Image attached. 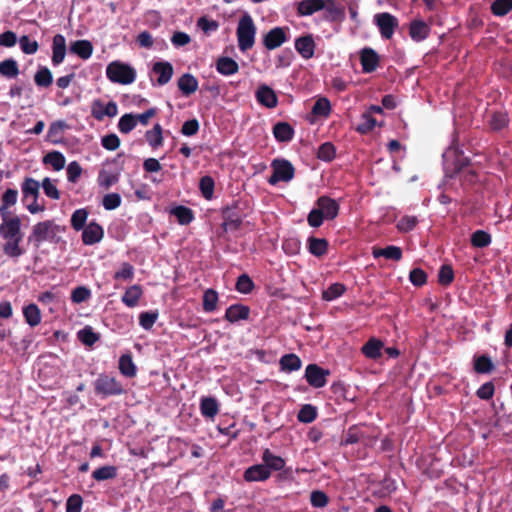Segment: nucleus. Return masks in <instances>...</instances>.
I'll return each mask as SVG.
<instances>
[{
  "label": "nucleus",
  "mask_w": 512,
  "mask_h": 512,
  "mask_svg": "<svg viewBox=\"0 0 512 512\" xmlns=\"http://www.w3.org/2000/svg\"><path fill=\"white\" fill-rule=\"evenodd\" d=\"M346 288L341 283H334L330 285L326 290L323 291L322 297L325 301H333L339 297H341Z\"/></svg>",
  "instance_id": "obj_47"
},
{
  "label": "nucleus",
  "mask_w": 512,
  "mask_h": 512,
  "mask_svg": "<svg viewBox=\"0 0 512 512\" xmlns=\"http://www.w3.org/2000/svg\"><path fill=\"white\" fill-rule=\"evenodd\" d=\"M256 26L250 14L245 13L238 21L236 35L238 47L241 52H246L255 44Z\"/></svg>",
  "instance_id": "obj_2"
},
{
  "label": "nucleus",
  "mask_w": 512,
  "mask_h": 512,
  "mask_svg": "<svg viewBox=\"0 0 512 512\" xmlns=\"http://www.w3.org/2000/svg\"><path fill=\"white\" fill-rule=\"evenodd\" d=\"M0 74L7 78H15L19 74L16 60L9 58L0 62Z\"/></svg>",
  "instance_id": "obj_41"
},
{
  "label": "nucleus",
  "mask_w": 512,
  "mask_h": 512,
  "mask_svg": "<svg viewBox=\"0 0 512 512\" xmlns=\"http://www.w3.org/2000/svg\"><path fill=\"white\" fill-rule=\"evenodd\" d=\"M250 310L247 306L235 304L227 308L225 313V319L231 323H235L239 320H245L248 318Z\"/></svg>",
  "instance_id": "obj_27"
},
{
  "label": "nucleus",
  "mask_w": 512,
  "mask_h": 512,
  "mask_svg": "<svg viewBox=\"0 0 512 512\" xmlns=\"http://www.w3.org/2000/svg\"><path fill=\"white\" fill-rule=\"evenodd\" d=\"M82 230V240L86 245L98 243L104 235L102 227L95 222H90Z\"/></svg>",
  "instance_id": "obj_15"
},
{
  "label": "nucleus",
  "mask_w": 512,
  "mask_h": 512,
  "mask_svg": "<svg viewBox=\"0 0 512 512\" xmlns=\"http://www.w3.org/2000/svg\"><path fill=\"white\" fill-rule=\"evenodd\" d=\"M471 243L477 248L487 247L491 243V236L484 230H477L471 236Z\"/></svg>",
  "instance_id": "obj_50"
},
{
  "label": "nucleus",
  "mask_w": 512,
  "mask_h": 512,
  "mask_svg": "<svg viewBox=\"0 0 512 512\" xmlns=\"http://www.w3.org/2000/svg\"><path fill=\"white\" fill-rule=\"evenodd\" d=\"M200 410L204 417L213 419L219 412V405L213 397H203L200 402Z\"/></svg>",
  "instance_id": "obj_33"
},
{
  "label": "nucleus",
  "mask_w": 512,
  "mask_h": 512,
  "mask_svg": "<svg viewBox=\"0 0 512 512\" xmlns=\"http://www.w3.org/2000/svg\"><path fill=\"white\" fill-rule=\"evenodd\" d=\"M316 417L317 411L315 407L310 404L304 405L298 413V420L302 423H311Z\"/></svg>",
  "instance_id": "obj_57"
},
{
  "label": "nucleus",
  "mask_w": 512,
  "mask_h": 512,
  "mask_svg": "<svg viewBox=\"0 0 512 512\" xmlns=\"http://www.w3.org/2000/svg\"><path fill=\"white\" fill-rule=\"evenodd\" d=\"M88 217V213L85 209H77L71 216V225L76 230H82L85 227V223Z\"/></svg>",
  "instance_id": "obj_56"
},
{
  "label": "nucleus",
  "mask_w": 512,
  "mask_h": 512,
  "mask_svg": "<svg viewBox=\"0 0 512 512\" xmlns=\"http://www.w3.org/2000/svg\"><path fill=\"white\" fill-rule=\"evenodd\" d=\"M327 375H329V372L316 364H309L305 370L306 381L314 388L324 387L327 382Z\"/></svg>",
  "instance_id": "obj_9"
},
{
  "label": "nucleus",
  "mask_w": 512,
  "mask_h": 512,
  "mask_svg": "<svg viewBox=\"0 0 512 512\" xmlns=\"http://www.w3.org/2000/svg\"><path fill=\"white\" fill-rule=\"evenodd\" d=\"M152 70L158 75L157 83L160 86L167 84L173 76V66L167 61L154 63Z\"/></svg>",
  "instance_id": "obj_17"
},
{
  "label": "nucleus",
  "mask_w": 512,
  "mask_h": 512,
  "mask_svg": "<svg viewBox=\"0 0 512 512\" xmlns=\"http://www.w3.org/2000/svg\"><path fill=\"white\" fill-rule=\"evenodd\" d=\"M22 239H9L5 240L3 244V252L6 256L13 259H18L25 253V250L20 246Z\"/></svg>",
  "instance_id": "obj_31"
},
{
  "label": "nucleus",
  "mask_w": 512,
  "mask_h": 512,
  "mask_svg": "<svg viewBox=\"0 0 512 512\" xmlns=\"http://www.w3.org/2000/svg\"><path fill=\"white\" fill-rule=\"evenodd\" d=\"M256 100L266 108H275L278 104V98L274 90L266 84H260L255 92Z\"/></svg>",
  "instance_id": "obj_11"
},
{
  "label": "nucleus",
  "mask_w": 512,
  "mask_h": 512,
  "mask_svg": "<svg viewBox=\"0 0 512 512\" xmlns=\"http://www.w3.org/2000/svg\"><path fill=\"white\" fill-rule=\"evenodd\" d=\"M296 51L304 58L310 59L314 56L315 42L311 34L301 36L295 40Z\"/></svg>",
  "instance_id": "obj_12"
},
{
  "label": "nucleus",
  "mask_w": 512,
  "mask_h": 512,
  "mask_svg": "<svg viewBox=\"0 0 512 512\" xmlns=\"http://www.w3.org/2000/svg\"><path fill=\"white\" fill-rule=\"evenodd\" d=\"M78 339L85 345L92 346L98 341V335L91 327H85L78 332Z\"/></svg>",
  "instance_id": "obj_60"
},
{
  "label": "nucleus",
  "mask_w": 512,
  "mask_h": 512,
  "mask_svg": "<svg viewBox=\"0 0 512 512\" xmlns=\"http://www.w3.org/2000/svg\"><path fill=\"white\" fill-rule=\"evenodd\" d=\"M18 191L16 189H7L1 197L0 214L2 217L8 215L7 210L17 203Z\"/></svg>",
  "instance_id": "obj_34"
},
{
  "label": "nucleus",
  "mask_w": 512,
  "mask_h": 512,
  "mask_svg": "<svg viewBox=\"0 0 512 512\" xmlns=\"http://www.w3.org/2000/svg\"><path fill=\"white\" fill-rule=\"evenodd\" d=\"M70 52L86 60L91 57L93 46L88 40H77L70 44Z\"/></svg>",
  "instance_id": "obj_26"
},
{
  "label": "nucleus",
  "mask_w": 512,
  "mask_h": 512,
  "mask_svg": "<svg viewBox=\"0 0 512 512\" xmlns=\"http://www.w3.org/2000/svg\"><path fill=\"white\" fill-rule=\"evenodd\" d=\"M443 160L446 168L451 167L454 170H459L464 165L465 159L462 157V153L459 151L458 147L452 144L443 153Z\"/></svg>",
  "instance_id": "obj_13"
},
{
  "label": "nucleus",
  "mask_w": 512,
  "mask_h": 512,
  "mask_svg": "<svg viewBox=\"0 0 512 512\" xmlns=\"http://www.w3.org/2000/svg\"><path fill=\"white\" fill-rule=\"evenodd\" d=\"M199 187L205 199H211L214 192V180L210 176H204L200 179Z\"/></svg>",
  "instance_id": "obj_62"
},
{
  "label": "nucleus",
  "mask_w": 512,
  "mask_h": 512,
  "mask_svg": "<svg viewBox=\"0 0 512 512\" xmlns=\"http://www.w3.org/2000/svg\"><path fill=\"white\" fill-rule=\"evenodd\" d=\"M384 344L377 338H370L362 347L361 351L365 357L376 360L380 358Z\"/></svg>",
  "instance_id": "obj_21"
},
{
  "label": "nucleus",
  "mask_w": 512,
  "mask_h": 512,
  "mask_svg": "<svg viewBox=\"0 0 512 512\" xmlns=\"http://www.w3.org/2000/svg\"><path fill=\"white\" fill-rule=\"evenodd\" d=\"M117 476V468L112 465L102 466L93 471L92 477L96 481L114 479Z\"/></svg>",
  "instance_id": "obj_43"
},
{
  "label": "nucleus",
  "mask_w": 512,
  "mask_h": 512,
  "mask_svg": "<svg viewBox=\"0 0 512 512\" xmlns=\"http://www.w3.org/2000/svg\"><path fill=\"white\" fill-rule=\"evenodd\" d=\"M171 213L177 218V221L181 225H187L194 219L192 210L185 206H178L174 208Z\"/></svg>",
  "instance_id": "obj_46"
},
{
  "label": "nucleus",
  "mask_w": 512,
  "mask_h": 512,
  "mask_svg": "<svg viewBox=\"0 0 512 512\" xmlns=\"http://www.w3.org/2000/svg\"><path fill=\"white\" fill-rule=\"evenodd\" d=\"M372 255L376 259L385 257L386 259L399 261L402 258V250L400 247L394 245H390L385 248L374 247L372 250Z\"/></svg>",
  "instance_id": "obj_29"
},
{
  "label": "nucleus",
  "mask_w": 512,
  "mask_h": 512,
  "mask_svg": "<svg viewBox=\"0 0 512 512\" xmlns=\"http://www.w3.org/2000/svg\"><path fill=\"white\" fill-rule=\"evenodd\" d=\"M91 113L92 116L99 121L103 120L105 117L113 118L118 113V106L114 101L104 103L102 100L96 99L92 102Z\"/></svg>",
  "instance_id": "obj_8"
},
{
  "label": "nucleus",
  "mask_w": 512,
  "mask_h": 512,
  "mask_svg": "<svg viewBox=\"0 0 512 512\" xmlns=\"http://www.w3.org/2000/svg\"><path fill=\"white\" fill-rule=\"evenodd\" d=\"M289 27H274L263 37V45L268 50H274L289 40Z\"/></svg>",
  "instance_id": "obj_7"
},
{
  "label": "nucleus",
  "mask_w": 512,
  "mask_h": 512,
  "mask_svg": "<svg viewBox=\"0 0 512 512\" xmlns=\"http://www.w3.org/2000/svg\"><path fill=\"white\" fill-rule=\"evenodd\" d=\"M317 205L325 219H334L338 215L339 205L334 199L325 196L320 197Z\"/></svg>",
  "instance_id": "obj_19"
},
{
  "label": "nucleus",
  "mask_w": 512,
  "mask_h": 512,
  "mask_svg": "<svg viewBox=\"0 0 512 512\" xmlns=\"http://www.w3.org/2000/svg\"><path fill=\"white\" fill-rule=\"evenodd\" d=\"M143 295V290L140 285H132L126 289L121 300L129 308H134L138 305L140 298Z\"/></svg>",
  "instance_id": "obj_25"
},
{
  "label": "nucleus",
  "mask_w": 512,
  "mask_h": 512,
  "mask_svg": "<svg viewBox=\"0 0 512 512\" xmlns=\"http://www.w3.org/2000/svg\"><path fill=\"white\" fill-rule=\"evenodd\" d=\"M328 249V242L324 238L309 237L308 238V250L316 256H323Z\"/></svg>",
  "instance_id": "obj_36"
},
{
  "label": "nucleus",
  "mask_w": 512,
  "mask_h": 512,
  "mask_svg": "<svg viewBox=\"0 0 512 512\" xmlns=\"http://www.w3.org/2000/svg\"><path fill=\"white\" fill-rule=\"evenodd\" d=\"M324 18L330 22L342 21L345 17L344 8L339 6L335 0H324Z\"/></svg>",
  "instance_id": "obj_16"
},
{
  "label": "nucleus",
  "mask_w": 512,
  "mask_h": 512,
  "mask_svg": "<svg viewBox=\"0 0 512 512\" xmlns=\"http://www.w3.org/2000/svg\"><path fill=\"white\" fill-rule=\"evenodd\" d=\"M0 236L4 240L23 239L20 218L18 216L8 217L4 215L0 224Z\"/></svg>",
  "instance_id": "obj_6"
},
{
  "label": "nucleus",
  "mask_w": 512,
  "mask_h": 512,
  "mask_svg": "<svg viewBox=\"0 0 512 512\" xmlns=\"http://www.w3.org/2000/svg\"><path fill=\"white\" fill-rule=\"evenodd\" d=\"M429 32V26L422 20H414L410 24L409 34L416 42L425 40L428 37Z\"/></svg>",
  "instance_id": "obj_24"
},
{
  "label": "nucleus",
  "mask_w": 512,
  "mask_h": 512,
  "mask_svg": "<svg viewBox=\"0 0 512 512\" xmlns=\"http://www.w3.org/2000/svg\"><path fill=\"white\" fill-rule=\"evenodd\" d=\"M331 112V104L327 98H319L312 108V113L316 116L327 117Z\"/></svg>",
  "instance_id": "obj_52"
},
{
  "label": "nucleus",
  "mask_w": 512,
  "mask_h": 512,
  "mask_svg": "<svg viewBox=\"0 0 512 512\" xmlns=\"http://www.w3.org/2000/svg\"><path fill=\"white\" fill-rule=\"evenodd\" d=\"M136 125L137 119L134 114H124L118 122V129L121 133L127 134L131 132Z\"/></svg>",
  "instance_id": "obj_49"
},
{
  "label": "nucleus",
  "mask_w": 512,
  "mask_h": 512,
  "mask_svg": "<svg viewBox=\"0 0 512 512\" xmlns=\"http://www.w3.org/2000/svg\"><path fill=\"white\" fill-rule=\"evenodd\" d=\"M146 141L152 148H158L163 144L162 127L160 124L154 125L151 130L145 134Z\"/></svg>",
  "instance_id": "obj_40"
},
{
  "label": "nucleus",
  "mask_w": 512,
  "mask_h": 512,
  "mask_svg": "<svg viewBox=\"0 0 512 512\" xmlns=\"http://www.w3.org/2000/svg\"><path fill=\"white\" fill-rule=\"evenodd\" d=\"M271 167L273 174L269 179V183L272 185L279 181L289 182L294 177V168L292 164L285 159L273 160Z\"/></svg>",
  "instance_id": "obj_5"
},
{
  "label": "nucleus",
  "mask_w": 512,
  "mask_h": 512,
  "mask_svg": "<svg viewBox=\"0 0 512 512\" xmlns=\"http://www.w3.org/2000/svg\"><path fill=\"white\" fill-rule=\"evenodd\" d=\"M377 124L376 119L371 115L370 112H365L361 116L360 123L356 130L361 134L370 132Z\"/></svg>",
  "instance_id": "obj_48"
},
{
  "label": "nucleus",
  "mask_w": 512,
  "mask_h": 512,
  "mask_svg": "<svg viewBox=\"0 0 512 512\" xmlns=\"http://www.w3.org/2000/svg\"><path fill=\"white\" fill-rule=\"evenodd\" d=\"M270 470L264 464H256L247 468L244 472V479L247 482H261L270 477Z\"/></svg>",
  "instance_id": "obj_14"
},
{
  "label": "nucleus",
  "mask_w": 512,
  "mask_h": 512,
  "mask_svg": "<svg viewBox=\"0 0 512 512\" xmlns=\"http://www.w3.org/2000/svg\"><path fill=\"white\" fill-rule=\"evenodd\" d=\"M216 70L223 76H231L238 72V63L230 57L222 56L216 61Z\"/></svg>",
  "instance_id": "obj_23"
},
{
  "label": "nucleus",
  "mask_w": 512,
  "mask_h": 512,
  "mask_svg": "<svg viewBox=\"0 0 512 512\" xmlns=\"http://www.w3.org/2000/svg\"><path fill=\"white\" fill-rule=\"evenodd\" d=\"M64 228L53 220H46L35 224L28 241L38 248L43 242L58 243Z\"/></svg>",
  "instance_id": "obj_1"
},
{
  "label": "nucleus",
  "mask_w": 512,
  "mask_h": 512,
  "mask_svg": "<svg viewBox=\"0 0 512 512\" xmlns=\"http://www.w3.org/2000/svg\"><path fill=\"white\" fill-rule=\"evenodd\" d=\"M324 0H302L297 4L299 16H311L315 12L323 10Z\"/></svg>",
  "instance_id": "obj_22"
},
{
  "label": "nucleus",
  "mask_w": 512,
  "mask_h": 512,
  "mask_svg": "<svg viewBox=\"0 0 512 512\" xmlns=\"http://www.w3.org/2000/svg\"><path fill=\"white\" fill-rule=\"evenodd\" d=\"M489 123L493 130H501L509 123L508 115L505 112H495L491 115Z\"/></svg>",
  "instance_id": "obj_53"
},
{
  "label": "nucleus",
  "mask_w": 512,
  "mask_h": 512,
  "mask_svg": "<svg viewBox=\"0 0 512 512\" xmlns=\"http://www.w3.org/2000/svg\"><path fill=\"white\" fill-rule=\"evenodd\" d=\"M52 63L54 66L61 64L66 55V40L61 34H57L53 38L52 43Z\"/></svg>",
  "instance_id": "obj_18"
},
{
  "label": "nucleus",
  "mask_w": 512,
  "mask_h": 512,
  "mask_svg": "<svg viewBox=\"0 0 512 512\" xmlns=\"http://www.w3.org/2000/svg\"><path fill=\"white\" fill-rule=\"evenodd\" d=\"M22 200L28 202L30 198H38L40 193V183L34 178L27 177L21 184Z\"/></svg>",
  "instance_id": "obj_20"
},
{
  "label": "nucleus",
  "mask_w": 512,
  "mask_h": 512,
  "mask_svg": "<svg viewBox=\"0 0 512 512\" xmlns=\"http://www.w3.org/2000/svg\"><path fill=\"white\" fill-rule=\"evenodd\" d=\"M375 22L379 27L381 36L385 39H390L394 30L398 25L397 19L389 13H380L375 15Z\"/></svg>",
  "instance_id": "obj_10"
},
{
  "label": "nucleus",
  "mask_w": 512,
  "mask_h": 512,
  "mask_svg": "<svg viewBox=\"0 0 512 512\" xmlns=\"http://www.w3.org/2000/svg\"><path fill=\"white\" fill-rule=\"evenodd\" d=\"M301 364L300 358L295 354H286L280 359L281 369L286 372L299 370L301 368Z\"/></svg>",
  "instance_id": "obj_39"
},
{
  "label": "nucleus",
  "mask_w": 512,
  "mask_h": 512,
  "mask_svg": "<svg viewBox=\"0 0 512 512\" xmlns=\"http://www.w3.org/2000/svg\"><path fill=\"white\" fill-rule=\"evenodd\" d=\"M97 181L100 187L108 189L118 181V177L114 173L103 169L99 172Z\"/></svg>",
  "instance_id": "obj_55"
},
{
  "label": "nucleus",
  "mask_w": 512,
  "mask_h": 512,
  "mask_svg": "<svg viewBox=\"0 0 512 512\" xmlns=\"http://www.w3.org/2000/svg\"><path fill=\"white\" fill-rule=\"evenodd\" d=\"M218 293L214 289H207L203 295V310L213 312L217 308Z\"/></svg>",
  "instance_id": "obj_45"
},
{
  "label": "nucleus",
  "mask_w": 512,
  "mask_h": 512,
  "mask_svg": "<svg viewBox=\"0 0 512 512\" xmlns=\"http://www.w3.org/2000/svg\"><path fill=\"white\" fill-rule=\"evenodd\" d=\"M178 88L184 95L188 96L198 89V81L193 75L184 74L178 80Z\"/></svg>",
  "instance_id": "obj_32"
},
{
  "label": "nucleus",
  "mask_w": 512,
  "mask_h": 512,
  "mask_svg": "<svg viewBox=\"0 0 512 512\" xmlns=\"http://www.w3.org/2000/svg\"><path fill=\"white\" fill-rule=\"evenodd\" d=\"M91 297V291L85 286H79L72 290L71 301L75 304L83 303L89 300Z\"/></svg>",
  "instance_id": "obj_58"
},
{
  "label": "nucleus",
  "mask_w": 512,
  "mask_h": 512,
  "mask_svg": "<svg viewBox=\"0 0 512 512\" xmlns=\"http://www.w3.org/2000/svg\"><path fill=\"white\" fill-rule=\"evenodd\" d=\"M273 134L278 141L288 142L293 138L294 131L288 123L280 122L274 126Z\"/></svg>",
  "instance_id": "obj_38"
},
{
  "label": "nucleus",
  "mask_w": 512,
  "mask_h": 512,
  "mask_svg": "<svg viewBox=\"0 0 512 512\" xmlns=\"http://www.w3.org/2000/svg\"><path fill=\"white\" fill-rule=\"evenodd\" d=\"M512 9V0H495L491 5L495 16H505Z\"/></svg>",
  "instance_id": "obj_54"
},
{
  "label": "nucleus",
  "mask_w": 512,
  "mask_h": 512,
  "mask_svg": "<svg viewBox=\"0 0 512 512\" xmlns=\"http://www.w3.org/2000/svg\"><path fill=\"white\" fill-rule=\"evenodd\" d=\"M19 45H20L22 52L27 55L35 54L39 49L38 42L35 40H31L26 35L20 37Z\"/></svg>",
  "instance_id": "obj_59"
},
{
  "label": "nucleus",
  "mask_w": 512,
  "mask_h": 512,
  "mask_svg": "<svg viewBox=\"0 0 512 512\" xmlns=\"http://www.w3.org/2000/svg\"><path fill=\"white\" fill-rule=\"evenodd\" d=\"M134 276V267L129 263H122L119 269L115 272L114 278L116 280H131Z\"/></svg>",
  "instance_id": "obj_63"
},
{
  "label": "nucleus",
  "mask_w": 512,
  "mask_h": 512,
  "mask_svg": "<svg viewBox=\"0 0 512 512\" xmlns=\"http://www.w3.org/2000/svg\"><path fill=\"white\" fill-rule=\"evenodd\" d=\"M119 370L125 377L132 378L137 373L136 365L134 364L130 354H123L119 359Z\"/></svg>",
  "instance_id": "obj_37"
},
{
  "label": "nucleus",
  "mask_w": 512,
  "mask_h": 512,
  "mask_svg": "<svg viewBox=\"0 0 512 512\" xmlns=\"http://www.w3.org/2000/svg\"><path fill=\"white\" fill-rule=\"evenodd\" d=\"M23 314L26 322L31 326H37L41 322V313L37 305L29 304L24 307Z\"/></svg>",
  "instance_id": "obj_42"
},
{
  "label": "nucleus",
  "mask_w": 512,
  "mask_h": 512,
  "mask_svg": "<svg viewBox=\"0 0 512 512\" xmlns=\"http://www.w3.org/2000/svg\"><path fill=\"white\" fill-rule=\"evenodd\" d=\"M106 76L112 83L129 85L136 79V70L131 65L116 60L108 64Z\"/></svg>",
  "instance_id": "obj_3"
},
{
  "label": "nucleus",
  "mask_w": 512,
  "mask_h": 512,
  "mask_svg": "<svg viewBox=\"0 0 512 512\" xmlns=\"http://www.w3.org/2000/svg\"><path fill=\"white\" fill-rule=\"evenodd\" d=\"M493 363L486 355H481L474 359V369L477 373H489L493 369Z\"/></svg>",
  "instance_id": "obj_51"
},
{
  "label": "nucleus",
  "mask_w": 512,
  "mask_h": 512,
  "mask_svg": "<svg viewBox=\"0 0 512 512\" xmlns=\"http://www.w3.org/2000/svg\"><path fill=\"white\" fill-rule=\"evenodd\" d=\"M158 318L157 312H142L139 315V324L145 330H150Z\"/></svg>",
  "instance_id": "obj_64"
},
{
  "label": "nucleus",
  "mask_w": 512,
  "mask_h": 512,
  "mask_svg": "<svg viewBox=\"0 0 512 512\" xmlns=\"http://www.w3.org/2000/svg\"><path fill=\"white\" fill-rule=\"evenodd\" d=\"M34 81L39 87H49L53 82L51 71L45 66L40 67L35 73Z\"/></svg>",
  "instance_id": "obj_44"
},
{
  "label": "nucleus",
  "mask_w": 512,
  "mask_h": 512,
  "mask_svg": "<svg viewBox=\"0 0 512 512\" xmlns=\"http://www.w3.org/2000/svg\"><path fill=\"white\" fill-rule=\"evenodd\" d=\"M43 163L50 165L55 171H60L65 167L66 159L61 152L52 151L44 156Z\"/></svg>",
  "instance_id": "obj_35"
},
{
  "label": "nucleus",
  "mask_w": 512,
  "mask_h": 512,
  "mask_svg": "<svg viewBox=\"0 0 512 512\" xmlns=\"http://www.w3.org/2000/svg\"><path fill=\"white\" fill-rule=\"evenodd\" d=\"M97 394L103 396L121 395L124 392L123 386L114 377L102 374L94 383Z\"/></svg>",
  "instance_id": "obj_4"
},
{
  "label": "nucleus",
  "mask_w": 512,
  "mask_h": 512,
  "mask_svg": "<svg viewBox=\"0 0 512 512\" xmlns=\"http://www.w3.org/2000/svg\"><path fill=\"white\" fill-rule=\"evenodd\" d=\"M361 64L364 72L370 73L374 71L378 65L377 53L369 48L363 49L361 53Z\"/></svg>",
  "instance_id": "obj_30"
},
{
  "label": "nucleus",
  "mask_w": 512,
  "mask_h": 512,
  "mask_svg": "<svg viewBox=\"0 0 512 512\" xmlns=\"http://www.w3.org/2000/svg\"><path fill=\"white\" fill-rule=\"evenodd\" d=\"M263 464L271 471H280L285 467V460L265 449L262 454Z\"/></svg>",
  "instance_id": "obj_28"
},
{
  "label": "nucleus",
  "mask_w": 512,
  "mask_h": 512,
  "mask_svg": "<svg viewBox=\"0 0 512 512\" xmlns=\"http://www.w3.org/2000/svg\"><path fill=\"white\" fill-rule=\"evenodd\" d=\"M254 288V283L251 278L242 274L238 277L236 282V290L242 294H249Z\"/></svg>",
  "instance_id": "obj_61"
}]
</instances>
